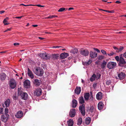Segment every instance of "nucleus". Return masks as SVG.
Returning a JSON list of instances; mask_svg holds the SVG:
<instances>
[{"label": "nucleus", "instance_id": "4d7b16f0", "mask_svg": "<svg viewBox=\"0 0 126 126\" xmlns=\"http://www.w3.org/2000/svg\"><path fill=\"white\" fill-rule=\"evenodd\" d=\"M121 2L119 1H117L115 2V3H120Z\"/></svg>", "mask_w": 126, "mask_h": 126}, {"label": "nucleus", "instance_id": "dca6fc26", "mask_svg": "<svg viewBox=\"0 0 126 126\" xmlns=\"http://www.w3.org/2000/svg\"><path fill=\"white\" fill-rule=\"evenodd\" d=\"M75 109H72L71 110L69 113V115L71 117H74L75 114Z\"/></svg>", "mask_w": 126, "mask_h": 126}, {"label": "nucleus", "instance_id": "e2e57ef3", "mask_svg": "<svg viewBox=\"0 0 126 126\" xmlns=\"http://www.w3.org/2000/svg\"><path fill=\"white\" fill-rule=\"evenodd\" d=\"M2 109H1L0 110V113L1 114H3V113L2 112Z\"/></svg>", "mask_w": 126, "mask_h": 126}, {"label": "nucleus", "instance_id": "58836bf2", "mask_svg": "<svg viewBox=\"0 0 126 126\" xmlns=\"http://www.w3.org/2000/svg\"><path fill=\"white\" fill-rule=\"evenodd\" d=\"M111 81L110 80H108L106 81V84L107 85H109L111 83Z\"/></svg>", "mask_w": 126, "mask_h": 126}, {"label": "nucleus", "instance_id": "a211bd4d", "mask_svg": "<svg viewBox=\"0 0 126 126\" xmlns=\"http://www.w3.org/2000/svg\"><path fill=\"white\" fill-rule=\"evenodd\" d=\"M102 93L101 92H99L96 95V98L98 100L101 99L102 97Z\"/></svg>", "mask_w": 126, "mask_h": 126}, {"label": "nucleus", "instance_id": "cd10ccee", "mask_svg": "<svg viewBox=\"0 0 126 126\" xmlns=\"http://www.w3.org/2000/svg\"><path fill=\"white\" fill-rule=\"evenodd\" d=\"M68 122V126H73L74 122L72 120H69Z\"/></svg>", "mask_w": 126, "mask_h": 126}, {"label": "nucleus", "instance_id": "8fccbe9b", "mask_svg": "<svg viewBox=\"0 0 126 126\" xmlns=\"http://www.w3.org/2000/svg\"><path fill=\"white\" fill-rule=\"evenodd\" d=\"M94 50H96L98 52H100V50H98V49H97V48H94Z\"/></svg>", "mask_w": 126, "mask_h": 126}, {"label": "nucleus", "instance_id": "052dcab7", "mask_svg": "<svg viewBox=\"0 0 126 126\" xmlns=\"http://www.w3.org/2000/svg\"><path fill=\"white\" fill-rule=\"evenodd\" d=\"M38 38L39 39H41V40H43L44 39V38H42V37H39Z\"/></svg>", "mask_w": 126, "mask_h": 126}, {"label": "nucleus", "instance_id": "412c9836", "mask_svg": "<svg viewBox=\"0 0 126 126\" xmlns=\"http://www.w3.org/2000/svg\"><path fill=\"white\" fill-rule=\"evenodd\" d=\"M77 105V102L75 99H73L72 101V107L75 108Z\"/></svg>", "mask_w": 126, "mask_h": 126}, {"label": "nucleus", "instance_id": "9b49d317", "mask_svg": "<svg viewBox=\"0 0 126 126\" xmlns=\"http://www.w3.org/2000/svg\"><path fill=\"white\" fill-rule=\"evenodd\" d=\"M23 115V113L21 111H19L17 112L15 115V116L17 118H20Z\"/></svg>", "mask_w": 126, "mask_h": 126}, {"label": "nucleus", "instance_id": "3c124183", "mask_svg": "<svg viewBox=\"0 0 126 126\" xmlns=\"http://www.w3.org/2000/svg\"><path fill=\"white\" fill-rule=\"evenodd\" d=\"M23 17V16H19V17H16L15 18H21L22 17Z\"/></svg>", "mask_w": 126, "mask_h": 126}, {"label": "nucleus", "instance_id": "5fc2aeb1", "mask_svg": "<svg viewBox=\"0 0 126 126\" xmlns=\"http://www.w3.org/2000/svg\"><path fill=\"white\" fill-rule=\"evenodd\" d=\"M61 47H60L59 46H54L53 47V48H59Z\"/></svg>", "mask_w": 126, "mask_h": 126}, {"label": "nucleus", "instance_id": "473e14b6", "mask_svg": "<svg viewBox=\"0 0 126 126\" xmlns=\"http://www.w3.org/2000/svg\"><path fill=\"white\" fill-rule=\"evenodd\" d=\"M96 77V75L95 74H94L90 78V80L91 81H93L95 80Z\"/></svg>", "mask_w": 126, "mask_h": 126}, {"label": "nucleus", "instance_id": "09e8293b", "mask_svg": "<svg viewBox=\"0 0 126 126\" xmlns=\"http://www.w3.org/2000/svg\"><path fill=\"white\" fill-rule=\"evenodd\" d=\"M94 108L93 107H92L90 109V110L91 112H92L93 111V110H94Z\"/></svg>", "mask_w": 126, "mask_h": 126}, {"label": "nucleus", "instance_id": "0eeeda50", "mask_svg": "<svg viewBox=\"0 0 126 126\" xmlns=\"http://www.w3.org/2000/svg\"><path fill=\"white\" fill-rule=\"evenodd\" d=\"M24 85L25 88H30V81L28 79L25 80L24 82Z\"/></svg>", "mask_w": 126, "mask_h": 126}, {"label": "nucleus", "instance_id": "6ab92c4d", "mask_svg": "<svg viewBox=\"0 0 126 126\" xmlns=\"http://www.w3.org/2000/svg\"><path fill=\"white\" fill-rule=\"evenodd\" d=\"M33 82L35 85L37 86L39 85L40 84V80L37 79H34Z\"/></svg>", "mask_w": 126, "mask_h": 126}, {"label": "nucleus", "instance_id": "49530a36", "mask_svg": "<svg viewBox=\"0 0 126 126\" xmlns=\"http://www.w3.org/2000/svg\"><path fill=\"white\" fill-rule=\"evenodd\" d=\"M114 53L113 52H111L110 53H108V55L109 56H111Z\"/></svg>", "mask_w": 126, "mask_h": 126}, {"label": "nucleus", "instance_id": "72a5a7b5", "mask_svg": "<svg viewBox=\"0 0 126 126\" xmlns=\"http://www.w3.org/2000/svg\"><path fill=\"white\" fill-rule=\"evenodd\" d=\"M82 122V119L81 118H79L78 120L77 124L78 125H80Z\"/></svg>", "mask_w": 126, "mask_h": 126}, {"label": "nucleus", "instance_id": "79ce46f5", "mask_svg": "<svg viewBox=\"0 0 126 126\" xmlns=\"http://www.w3.org/2000/svg\"><path fill=\"white\" fill-rule=\"evenodd\" d=\"M101 52L103 54H106L107 55V53L105 51L103 50H101Z\"/></svg>", "mask_w": 126, "mask_h": 126}, {"label": "nucleus", "instance_id": "2eb2a0df", "mask_svg": "<svg viewBox=\"0 0 126 126\" xmlns=\"http://www.w3.org/2000/svg\"><path fill=\"white\" fill-rule=\"evenodd\" d=\"M80 110L81 111V113L83 115H85L84 105V104H82L81 106L79 107Z\"/></svg>", "mask_w": 126, "mask_h": 126}, {"label": "nucleus", "instance_id": "2f4dec72", "mask_svg": "<svg viewBox=\"0 0 126 126\" xmlns=\"http://www.w3.org/2000/svg\"><path fill=\"white\" fill-rule=\"evenodd\" d=\"M36 6L39 7H44V6H42L40 5H32V4H29L27 5H24V6Z\"/></svg>", "mask_w": 126, "mask_h": 126}, {"label": "nucleus", "instance_id": "a19ab883", "mask_svg": "<svg viewBox=\"0 0 126 126\" xmlns=\"http://www.w3.org/2000/svg\"><path fill=\"white\" fill-rule=\"evenodd\" d=\"M78 51V50L77 49H74L73 50L72 52L73 54H75L77 53Z\"/></svg>", "mask_w": 126, "mask_h": 126}, {"label": "nucleus", "instance_id": "603ef678", "mask_svg": "<svg viewBox=\"0 0 126 126\" xmlns=\"http://www.w3.org/2000/svg\"><path fill=\"white\" fill-rule=\"evenodd\" d=\"M11 28L8 29L4 31V32H6L8 31H10L11 30Z\"/></svg>", "mask_w": 126, "mask_h": 126}, {"label": "nucleus", "instance_id": "13d9d810", "mask_svg": "<svg viewBox=\"0 0 126 126\" xmlns=\"http://www.w3.org/2000/svg\"><path fill=\"white\" fill-rule=\"evenodd\" d=\"M19 45V44L18 43H14V45L15 46H18Z\"/></svg>", "mask_w": 126, "mask_h": 126}, {"label": "nucleus", "instance_id": "5701e85b", "mask_svg": "<svg viewBox=\"0 0 126 126\" xmlns=\"http://www.w3.org/2000/svg\"><path fill=\"white\" fill-rule=\"evenodd\" d=\"M50 55V57L52 56V58L53 60L58 59L59 58V55L58 54H52Z\"/></svg>", "mask_w": 126, "mask_h": 126}, {"label": "nucleus", "instance_id": "bf43d9fd", "mask_svg": "<svg viewBox=\"0 0 126 126\" xmlns=\"http://www.w3.org/2000/svg\"><path fill=\"white\" fill-rule=\"evenodd\" d=\"M5 12V11H0V14H2Z\"/></svg>", "mask_w": 126, "mask_h": 126}, {"label": "nucleus", "instance_id": "c756f323", "mask_svg": "<svg viewBox=\"0 0 126 126\" xmlns=\"http://www.w3.org/2000/svg\"><path fill=\"white\" fill-rule=\"evenodd\" d=\"M91 120V119L89 117L86 118L85 119L86 123L87 125L89 124L90 123Z\"/></svg>", "mask_w": 126, "mask_h": 126}, {"label": "nucleus", "instance_id": "c85d7f7f", "mask_svg": "<svg viewBox=\"0 0 126 126\" xmlns=\"http://www.w3.org/2000/svg\"><path fill=\"white\" fill-rule=\"evenodd\" d=\"M89 97V94L88 93H85L84 95V97L85 100H88Z\"/></svg>", "mask_w": 126, "mask_h": 126}, {"label": "nucleus", "instance_id": "0e129e2a", "mask_svg": "<svg viewBox=\"0 0 126 126\" xmlns=\"http://www.w3.org/2000/svg\"><path fill=\"white\" fill-rule=\"evenodd\" d=\"M114 12V11L113 10L110 11V13H112Z\"/></svg>", "mask_w": 126, "mask_h": 126}, {"label": "nucleus", "instance_id": "ddd939ff", "mask_svg": "<svg viewBox=\"0 0 126 126\" xmlns=\"http://www.w3.org/2000/svg\"><path fill=\"white\" fill-rule=\"evenodd\" d=\"M126 62L124 59L122 57L120 58L119 65L121 66H123V65L125 64Z\"/></svg>", "mask_w": 126, "mask_h": 126}, {"label": "nucleus", "instance_id": "f8f14e48", "mask_svg": "<svg viewBox=\"0 0 126 126\" xmlns=\"http://www.w3.org/2000/svg\"><path fill=\"white\" fill-rule=\"evenodd\" d=\"M80 53L83 55L86 56L88 55L89 52L87 50H82L80 51Z\"/></svg>", "mask_w": 126, "mask_h": 126}, {"label": "nucleus", "instance_id": "a18cd8bd", "mask_svg": "<svg viewBox=\"0 0 126 126\" xmlns=\"http://www.w3.org/2000/svg\"><path fill=\"white\" fill-rule=\"evenodd\" d=\"M115 59L117 61H119V56H116L115 57Z\"/></svg>", "mask_w": 126, "mask_h": 126}, {"label": "nucleus", "instance_id": "7ed1b4c3", "mask_svg": "<svg viewBox=\"0 0 126 126\" xmlns=\"http://www.w3.org/2000/svg\"><path fill=\"white\" fill-rule=\"evenodd\" d=\"M34 72L36 75L41 76L43 74L44 71L42 69L40 68H37L34 71Z\"/></svg>", "mask_w": 126, "mask_h": 126}, {"label": "nucleus", "instance_id": "f3484780", "mask_svg": "<svg viewBox=\"0 0 126 126\" xmlns=\"http://www.w3.org/2000/svg\"><path fill=\"white\" fill-rule=\"evenodd\" d=\"M10 104V100L9 99H8L5 101L4 103L3 104L2 106L4 107H7L9 106Z\"/></svg>", "mask_w": 126, "mask_h": 126}, {"label": "nucleus", "instance_id": "aec40b11", "mask_svg": "<svg viewBox=\"0 0 126 126\" xmlns=\"http://www.w3.org/2000/svg\"><path fill=\"white\" fill-rule=\"evenodd\" d=\"M113 48L116 50V51L117 52L121 51L124 49V47H120L119 48H118L115 47H113Z\"/></svg>", "mask_w": 126, "mask_h": 126}, {"label": "nucleus", "instance_id": "bb28decb", "mask_svg": "<svg viewBox=\"0 0 126 126\" xmlns=\"http://www.w3.org/2000/svg\"><path fill=\"white\" fill-rule=\"evenodd\" d=\"M92 62L91 60H90L88 62H83V64L84 65H87L90 64Z\"/></svg>", "mask_w": 126, "mask_h": 126}, {"label": "nucleus", "instance_id": "de8ad7c7", "mask_svg": "<svg viewBox=\"0 0 126 126\" xmlns=\"http://www.w3.org/2000/svg\"><path fill=\"white\" fill-rule=\"evenodd\" d=\"M99 10H102V11H105V12H107L108 13H110V11L107 10L102 9H100Z\"/></svg>", "mask_w": 126, "mask_h": 126}, {"label": "nucleus", "instance_id": "f03ea898", "mask_svg": "<svg viewBox=\"0 0 126 126\" xmlns=\"http://www.w3.org/2000/svg\"><path fill=\"white\" fill-rule=\"evenodd\" d=\"M38 56L41 58L46 60L49 59L50 58V55L47 54L45 53L39 54H38Z\"/></svg>", "mask_w": 126, "mask_h": 126}, {"label": "nucleus", "instance_id": "393cba45", "mask_svg": "<svg viewBox=\"0 0 126 126\" xmlns=\"http://www.w3.org/2000/svg\"><path fill=\"white\" fill-rule=\"evenodd\" d=\"M125 74L123 73H121L120 74H118V77L120 79H123L125 77Z\"/></svg>", "mask_w": 126, "mask_h": 126}, {"label": "nucleus", "instance_id": "e433bc0d", "mask_svg": "<svg viewBox=\"0 0 126 126\" xmlns=\"http://www.w3.org/2000/svg\"><path fill=\"white\" fill-rule=\"evenodd\" d=\"M65 9V8H62L58 10V12H62Z\"/></svg>", "mask_w": 126, "mask_h": 126}, {"label": "nucleus", "instance_id": "9d476101", "mask_svg": "<svg viewBox=\"0 0 126 126\" xmlns=\"http://www.w3.org/2000/svg\"><path fill=\"white\" fill-rule=\"evenodd\" d=\"M68 55V54L67 53H63L60 54V58L62 59H64L66 58Z\"/></svg>", "mask_w": 126, "mask_h": 126}, {"label": "nucleus", "instance_id": "1a4fd4ad", "mask_svg": "<svg viewBox=\"0 0 126 126\" xmlns=\"http://www.w3.org/2000/svg\"><path fill=\"white\" fill-rule=\"evenodd\" d=\"M27 74L28 76L31 79H33L34 78V75L32 71L29 68H28V71Z\"/></svg>", "mask_w": 126, "mask_h": 126}, {"label": "nucleus", "instance_id": "20e7f679", "mask_svg": "<svg viewBox=\"0 0 126 126\" xmlns=\"http://www.w3.org/2000/svg\"><path fill=\"white\" fill-rule=\"evenodd\" d=\"M16 83L15 80L13 79H11L9 82V85L10 87L12 89H14L16 86Z\"/></svg>", "mask_w": 126, "mask_h": 126}, {"label": "nucleus", "instance_id": "39448f33", "mask_svg": "<svg viewBox=\"0 0 126 126\" xmlns=\"http://www.w3.org/2000/svg\"><path fill=\"white\" fill-rule=\"evenodd\" d=\"M9 116L8 114H5L1 116V120L2 121L5 122L9 119Z\"/></svg>", "mask_w": 126, "mask_h": 126}, {"label": "nucleus", "instance_id": "6e6d98bb", "mask_svg": "<svg viewBox=\"0 0 126 126\" xmlns=\"http://www.w3.org/2000/svg\"><path fill=\"white\" fill-rule=\"evenodd\" d=\"M123 56L126 58V52L123 54Z\"/></svg>", "mask_w": 126, "mask_h": 126}, {"label": "nucleus", "instance_id": "c03bdc74", "mask_svg": "<svg viewBox=\"0 0 126 126\" xmlns=\"http://www.w3.org/2000/svg\"><path fill=\"white\" fill-rule=\"evenodd\" d=\"M8 112V109L5 108V114H7Z\"/></svg>", "mask_w": 126, "mask_h": 126}, {"label": "nucleus", "instance_id": "423d86ee", "mask_svg": "<svg viewBox=\"0 0 126 126\" xmlns=\"http://www.w3.org/2000/svg\"><path fill=\"white\" fill-rule=\"evenodd\" d=\"M116 65V63L111 62H109L107 64L108 67L110 69H111L115 67Z\"/></svg>", "mask_w": 126, "mask_h": 126}, {"label": "nucleus", "instance_id": "4468645a", "mask_svg": "<svg viewBox=\"0 0 126 126\" xmlns=\"http://www.w3.org/2000/svg\"><path fill=\"white\" fill-rule=\"evenodd\" d=\"M90 55L91 57L92 58H95L97 56V53L96 52H93L91 51L90 52Z\"/></svg>", "mask_w": 126, "mask_h": 126}, {"label": "nucleus", "instance_id": "7c9ffc66", "mask_svg": "<svg viewBox=\"0 0 126 126\" xmlns=\"http://www.w3.org/2000/svg\"><path fill=\"white\" fill-rule=\"evenodd\" d=\"M79 103L81 104H83L84 103V98L83 97H80L79 98Z\"/></svg>", "mask_w": 126, "mask_h": 126}, {"label": "nucleus", "instance_id": "4be33fe9", "mask_svg": "<svg viewBox=\"0 0 126 126\" xmlns=\"http://www.w3.org/2000/svg\"><path fill=\"white\" fill-rule=\"evenodd\" d=\"M6 75L5 74L3 73H1L0 75V78L1 80H4L5 79Z\"/></svg>", "mask_w": 126, "mask_h": 126}, {"label": "nucleus", "instance_id": "a878e982", "mask_svg": "<svg viewBox=\"0 0 126 126\" xmlns=\"http://www.w3.org/2000/svg\"><path fill=\"white\" fill-rule=\"evenodd\" d=\"M81 90V88L80 87H77L75 90V93L78 94H79Z\"/></svg>", "mask_w": 126, "mask_h": 126}, {"label": "nucleus", "instance_id": "6e6552de", "mask_svg": "<svg viewBox=\"0 0 126 126\" xmlns=\"http://www.w3.org/2000/svg\"><path fill=\"white\" fill-rule=\"evenodd\" d=\"M42 93L41 89L40 88L36 89L34 92V94L37 96L40 95Z\"/></svg>", "mask_w": 126, "mask_h": 126}, {"label": "nucleus", "instance_id": "338daca9", "mask_svg": "<svg viewBox=\"0 0 126 126\" xmlns=\"http://www.w3.org/2000/svg\"><path fill=\"white\" fill-rule=\"evenodd\" d=\"M6 52L5 51H2L0 52V53H5Z\"/></svg>", "mask_w": 126, "mask_h": 126}, {"label": "nucleus", "instance_id": "ea45409f", "mask_svg": "<svg viewBox=\"0 0 126 126\" xmlns=\"http://www.w3.org/2000/svg\"><path fill=\"white\" fill-rule=\"evenodd\" d=\"M3 23L5 25H7L9 24V23L8 22L7 20H5V21L4 22V20L3 21Z\"/></svg>", "mask_w": 126, "mask_h": 126}, {"label": "nucleus", "instance_id": "37998d69", "mask_svg": "<svg viewBox=\"0 0 126 126\" xmlns=\"http://www.w3.org/2000/svg\"><path fill=\"white\" fill-rule=\"evenodd\" d=\"M100 76H101V75L99 73H98V74H97V76L96 77L97 79H99L100 78Z\"/></svg>", "mask_w": 126, "mask_h": 126}, {"label": "nucleus", "instance_id": "f704fd0d", "mask_svg": "<svg viewBox=\"0 0 126 126\" xmlns=\"http://www.w3.org/2000/svg\"><path fill=\"white\" fill-rule=\"evenodd\" d=\"M57 17L58 16H55V15L50 16L48 17H45V19L52 18H53L55 17Z\"/></svg>", "mask_w": 126, "mask_h": 126}, {"label": "nucleus", "instance_id": "69168bd1", "mask_svg": "<svg viewBox=\"0 0 126 126\" xmlns=\"http://www.w3.org/2000/svg\"><path fill=\"white\" fill-rule=\"evenodd\" d=\"M32 26L34 27H37L38 26V25H32Z\"/></svg>", "mask_w": 126, "mask_h": 126}, {"label": "nucleus", "instance_id": "4c0bfd02", "mask_svg": "<svg viewBox=\"0 0 126 126\" xmlns=\"http://www.w3.org/2000/svg\"><path fill=\"white\" fill-rule=\"evenodd\" d=\"M104 58V56L102 55H99L98 56V59L100 60H101Z\"/></svg>", "mask_w": 126, "mask_h": 126}, {"label": "nucleus", "instance_id": "864d4df0", "mask_svg": "<svg viewBox=\"0 0 126 126\" xmlns=\"http://www.w3.org/2000/svg\"><path fill=\"white\" fill-rule=\"evenodd\" d=\"M9 19V18L8 17H7L5 19H4V22L5 20L7 21Z\"/></svg>", "mask_w": 126, "mask_h": 126}, {"label": "nucleus", "instance_id": "b1692460", "mask_svg": "<svg viewBox=\"0 0 126 126\" xmlns=\"http://www.w3.org/2000/svg\"><path fill=\"white\" fill-rule=\"evenodd\" d=\"M103 104L102 102H100L98 104V107L99 110L102 109L103 107Z\"/></svg>", "mask_w": 126, "mask_h": 126}, {"label": "nucleus", "instance_id": "680f3d73", "mask_svg": "<svg viewBox=\"0 0 126 126\" xmlns=\"http://www.w3.org/2000/svg\"><path fill=\"white\" fill-rule=\"evenodd\" d=\"M74 9V8H70L68 9L69 10H73Z\"/></svg>", "mask_w": 126, "mask_h": 126}, {"label": "nucleus", "instance_id": "c9c22d12", "mask_svg": "<svg viewBox=\"0 0 126 126\" xmlns=\"http://www.w3.org/2000/svg\"><path fill=\"white\" fill-rule=\"evenodd\" d=\"M106 63L105 62H104L102 63L101 66L102 68H104L106 64Z\"/></svg>", "mask_w": 126, "mask_h": 126}, {"label": "nucleus", "instance_id": "f257e3e1", "mask_svg": "<svg viewBox=\"0 0 126 126\" xmlns=\"http://www.w3.org/2000/svg\"><path fill=\"white\" fill-rule=\"evenodd\" d=\"M18 94L21 96L22 98L24 100H27L28 98V95L26 93L23 92L21 91V88H18Z\"/></svg>", "mask_w": 126, "mask_h": 126}, {"label": "nucleus", "instance_id": "774afa93", "mask_svg": "<svg viewBox=\"0 0 126 126\" xmlns=\"http://www.w3.org/2000/svg\"><path fill=\"white\" fill-rule=\"evenodd\" d=\"M29 25V24L28 23L26 25V26H27Z\"/></svg>", "mask_w": 126, "mask_h": 126}]
</instances>
